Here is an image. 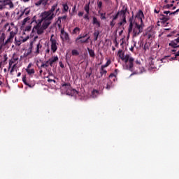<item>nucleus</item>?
I'll use <instances>...</instances> for the list:
<instances>
[{"label":"nucleus","instance_id":"nucleus-1","mask_svg":"<svg viewBox=\"0 0 179 179\" xmlns=\"http://www.w3.org/2000/svg\"><path fill=\"white\" fill-rule=\"evenodd\" d=\"M58 6V4H55L52 6L51 9L48 11H44L41 14V19H37V17L34 16L31 20V24H34L32 33L37 32L38 36L44 33V30L48 29V26L51 24L52 20L55 17V9Z\"/></svg>","mask_w":179,"mask_h":179},{"label":"nucleus","instance_id":"nucleus-2","mask_svg":"<svg viewBox=\"0 0 179 179\" xmlns=\"http://www.w3.org/2000/svg\"><path fill=\"white\" fill-rule=\"evenodd\" d=\"M9 26V22H7L4 24L2 29L0 31L1 36H0V44H3V45H8L9 43H13V38L15 36H13V33H10L9 36L8 37L7 40L5 41V38H6V35L5 34V31Z\"/></svg>","mask_w":179,"mask_h":179},{"label":"nucleus","instance_id":"nucleus-3","mask_svg":"<svg viewBox=\"0 0 179 179\" xmlns=\"http://www.w3.org/2000/svg\"><path fill=\"white\" fill-rule=\"evenodd\" d=\"M144 26L145 25L143 24H139L136 22L134 27L132 28L133 37H138V36H139V34L143 31Z\"/></svg>","mask_w":179,"mask_h":179},{"label":"nucleus","instance_id":"nucleus-4","mask_svg":"<svg viewBox=\"0 0 179 179\" xmlns=\"http://www.w3.org/2000/svg\"><path fill=\"white\" fill-rule=\"evenodd\" d=\"M62 87L67 89L66 94H69V96H76L78 94L76 90L71 88V84L69 83H64L62 85Z\"/></svg>","mask_w":179,"mask_h":179},{"label":"nucleus","instance_id":"nucleus-5","mask_svg":"<svg viewBox=\"0 0 179 179\" xmlns=\"http://www.w3.org/2000/svg\"><path fill=\"white\" fill-rule=\"evenodd\" d=\"M135 61V59L134 57H131L130 55H128V59L127 60H124V63L126 65V69H128V71H132L134 69V62Z\"/></svg>","mask_w":179,"mask_h":179},{"label":"nucleus","instance_id":"nucleus-6","mask_svg":"<svg viewBox=\"0 0 179 179\" xmlns=\"http://www.w3.org/2000/svg\"><path fill=\"white\" fill-rule=\"evenodd\" d=\"M127 13H129V12L128 11V7L125 6H123L122 10L117 12V13H120L119 16H120L121 20H123V22H125V20H127Z\"/></svg>","mask_w":179,"mask_h":179},{"label":"nucleus","instance_id":"nucleus-7","mask_svg":"<svg viewBox=\"0 0 179 179\" xmlns=\"http://www.w3.org/2000/svg\"><path fill=\"white\" fill-rule=\"evenodd\" d=\"M10 26H8L7 33H13V36L15 37L17 34V27L15 26L13 22H11Z\"/></svg>","mask_w":179,"mask_h":179},{"label":"nucleus","instance_id":"nucleus-8","mask_svg":"<svg viewBox=\"0 0 179 179\" xmlns=\"http://www.w3.org/2000/svg\"><path fill=\"white\" fill-rule=\"evenodd\" d=\"M61 33V38L64 41H69L71 38H69V34L67 32H65L64 29H62L60 31Z\"/></svg>","mask_w":179,"mask_h":179},{"label":"nucleus","instance_id":"nucleus-9","mask_svg":"<svg viewBox=\"0 0 179 179\" xmlns=\"http://www.w3.org/2000/svg\"><path fill=\"white\" fill-rule=\"evenodd\" d=\"M33 51V41L30 42L29 43V48L27 50V52H25L23 55V58H27L30 54H31Z\"/></svg>","mask_w":179,"mask_h":179},{"label":"nucleus","instance_id":"nucleus-10","mask_svg":"<svg viewBox=\"0 0 179 179\" xmlns=\"http://www.w3.org/2000/svg\"><path fill=\"white\" fill-rule=\"evenodd\" d=\"M117 55H118L119 58H120V59H122V61H123V62H124V61H127L128 59V56L129 55H124V52H122V50H120L118 51Z\"/></svg>","mask_w":179,"mask_h":179},{"label":"nucleus","instance_id":"nucleus-11","mask_svg":"<svg viewBox=\"0 0 179 179\" xmlns=\"http://www.w3.org/2000/svg\"><path fill=\"white\" fill-rule=\"evenodd\" d=\"M50 41H51V50L52 52H56L57 50H58V47L57 46V40L51 38Z\"/></svg>","mask_w":179,"mask_h":179},{"label":"nucleus","instance_id":"nucleus-12","mask_svg":"<svg viewBox=\"0 0 179 179\" xmlns=\"http://www.w3.org/2000/svg\"><path fill=\"white\" fill-rule=\"evenodd\" d=\"M136 17L141 21V24H143V20H142V18L145 17V15H143V12L142 11V10H139L136 15Z\"/></svg>","mask_w":179,"mask_h":179},{"label":"nucleus","instance_id":"nucleus-13","mask_svg":"<svg viewBox=\"0 0 179 179\" xmlns=\"http://www.w3.org/2000/svg\"><path fill=\"white\" fill-rule=\"evenodd\" d=\"M178 43H179V37L174 41H171V43H169V45L173 48H178Z\"/></svg>","mask_w":179,"mask_h":179},{"label":"nucleus","instance_id":"nucleus-14","mask_svg":"<svg viewBox=\"0 0 179 179\" xmlns=\"http://www.w3.org/2000/svg\"><path fill=\"white\" fill-rule=\"evenodd\" d=\"M129 29H128V32L129 34L132 33V29L134 27V15H132L129 20Z\"/></svg>","mask_w":179,"mask_h":179},{"label":"nucleus","instance_id":"nucleus-15","mask_svg":"<svg viewBox=\"0 0 179 179\" xmlns=\"http://www.w3.org/2000/svg\"><path fill=\"white\" fill-rule=\"evenodd\" d=\"M30 13V9L25 8L23 11H22L21 14L20 15L19 18L20 19L22 16H28V15Z\"/></svg>","mask_w":179,"mask_h":179},{"label":"nucleus","instance_id":"nucleus-16","mask_svg":"<svg viewBox=\"0 0 179 179\" xmlns=\"http://www.w3.org/2000/svg\"><path fill=\"white\" fill-rule=\"evenodd\" d=\"M6 6H9L8 9H13L15 8V4L10 0H6Z\"/></svg>","mask_w":179,"mask_h":179},{"label":"nucleus","instance_id":"nucleus-17","mask_svg":"<svg viewBox=\"0 0 179 179\" xmlns=\"http://www.w3.org/2000/svg\"><path fill=\"white\" fill-rule=\"evenodd\" d=\"M41 48H43V45H41V43H38L36 45V51L34 52V53L36 55H38V54H40V50H41Z\"/></svg>","mask_w":179,"mask_h":179},{"label":"nucleus","instance_id":"nucleus-18","mask_svg":"<svg viewBox=\"0 0 179 179\" xmlns=\"http://www.w3.org/2000/svg\"><path fill=\"white\" fill-rule=\"evenodd\" d=\"M57 61H58V56L53 57L49 59L50 66H52V65H54V63L57 62Z\"/></svg>","mask_w":179,"mask_h":179},{"label":"nucleus","instance_id":"nucleus-19","mask_svg":"<svg viewBox=\"0 0 179 179\" xmlns=\"http://www.w3.org/2000/svg\"><path fill=\"white\" fill-rule=\"evenodd\" d=\"M160 20H162L163 23H166V22H169V20H170V17L164 15H162L160 17Z\"/></svg>","mask_w":179,"mask_h":179},{"label":"nucleus","instance_id":"nucleus-20","mask_svg":"<svg viewBox=\"0 0 179 179\" xmlns=\"http://www.w3.org/2000/svg\"><path fill=\"white\" fill-rule=\"evenodd\" d=\"M49 66H50V59L46 61L45 63L43 62L39 68H41V69L42 68H48Z\"/></svg>","mask_w":179,"mask_h":179},{"label":"nucleus","instance_id":"nucleus-21","mask_svg":"<svg viewBox=\"0 0 179 179\" xmlns=\"http://www.w3.org/2000/svg\"><path fill=\"white\" fill-rule=\"evenodd\" d=\"M7 0H0V10L5 9Z\"/></svg>","mask_w":179,"mask_h":179},{"label":"nucleus","instance_id":"nucleus-22","mask_svg":"<svg viewBox=\"0 0 179 179\" xmlns=\"http://www.w3.org/2000/svg\"><path fill=\"white\" fill-rule=\"evenodd\" d=\"M27 22L31 24V20H30V17H27L22 20V26H24Z\"/></svg>","mask_w":179,"mask_h":179},{"label":"nucleus","instance_id":"nucleus-23","mask_svg":"<svg viewBox=\"0 0 179 179\" xmlns=\"http://www.w3.org/2000/svg\"><path fill=\"white\" fill-rule=\"evenodd\" d=\"M100 34V31H99V30H95L94 32V41H97L98 38H99V35Z\"/></svg>","mask_w":179,"mask_h":179},{"label":"nucleus","instance_id":"nucleus-24","mask_svg":"<svg viewBox=\"0 0 179 179\" xmlns=\"http://www.w3.org/2000/svg\"><path fill=\"white\" fill-rule=\"evenodd\" d=\"M92 23H93V24H96V26H98V27H100V26H101L100 22H99V20H97V17H93Z\"/></svg>","mask_w":179,"mask_h":179},{"label":"nucleus","instance_id":"nucleus-25","mask_svg":"<svg viewBox=\"0 0 179 179\" xmlns=\"http://www.w3.org/2000/svg\"><path fill=\"white\" fill-rule=\"evenodd\" d=\"M92 97H97L100 94V92L97 90H93L92 92Z\"/></svg>","mask_w":179,"mask_h":179},{"label":"nucleus","instance_id":"nucleus-26","mask_svg":"<svg viewBox=\"0 0 179 179\" xmlns=\"http://www.w3.org/2000/svg\"><path fill=\"white\" fill-rule=\"evenodd\" d=\"M100 75L101 77H103V75H104L106 76V75H107V70L104 69L103 67H101Z\"/></svg>","mask_w":179,"mask_h":179},{"label":"nucleus","instance_id":"nucleus-27","mask_svg":"<svg viewBox=\"0 0 179 179\" xmlns=\"http://www.w3.org/2000/svg\"><path fill=\"white\" fill-rule=\"evenodd\" d=\"M87 51H88V52H89V54H90V56L92 57V58H94V57H95V55H96L94 54V50H92V49L87 48Z\"/></svg>","mask_w":179,"mask_h":179},{"label":"nucleus","instance_id":"nucleus-28","mask_svg":"<svg viewBox=\"0 0 179 179\" xmlns=\"http://www.w3.org/2000/svg\"><path fill=\"white\" fill-rule=\"evenodd\" d=\"M22 82L26 85V86L31 87V85L29 84V83H27V81L26 80V75L22 76Z\"/></svg>","mask_w":179,"mask_h":179},{"label":"nucleus","instance_id":"nucleus-29","mask_svg":"<svg viewBox=\"0 0 179 179\" xmlns=\"http://www.w3.org/2000/svg\"><path fill=\"white\" fill-rule=\"evenodd\" d=\"M27 73H28L29 75H34V73H35V71L34 69H25Z\"/></svg>","mask_w":179,"mask_h":179},{"label":"nucleus","instance_id":"nucleus-30","mask_svg":"<svg viewBox=\"0 0 179 179\" xmlns=\"http://www.w3.org/2000/svg\"><path fill=\"white\" fill-rule=\"evenodd\" d=\"M47 1L45 0H39L38 2L35 3L36 6H40V5H45Z\"/></svg>","mask_w":179,"mask_h":179},{"label":"nucleus","instance_id":"nucleus-31","mask_svg":"<svg viewBox=\"0 0 179 179\" xmlns=\"http://www.w3.org/2000/svg\"><path fill=\"white\" fill-rule=\"evenodd\" d=\"M86 13H90V3H88L87 4H86L85 6V8H84Z\"/></svg>","mask_w":179,"mask_h":179},{"label":"nucleus","instance_id":"nucleus-32","mask_svg":"<svg viewBox=\"0 0 179 179\" xmlns=\"http://www.w3.org/2000/svg\"><path fill=\"white\" fill-rule=\"evenodd\" d=\"M80 33V28L79 27H76L72 31V34H78Z\"/></svg>","mask_w":179,"mask_h":179},{"label":"nucleus","instance_id":"nucleus-33","mask_svg":"<svg viewBox=\"0 0 179 179\" xmlns=\"http://www.w3.org/2000/svg\"><path fill=\"white\" fill-rule=\"evenodd\" d=\"M118 75V69H115L114 73H112L109 75V78H115Z\"/></svg>","mask_w":179,"mask_h":179},{"label":"nucleus","instance_id":"nucleus-34","mask_svg":"<svg viewBox=\"0 0 179 179\" xmlns=\"http://www.w3.org/2000/svg\"><path fill=\"white\" fill-rule=\"evenodd\" d=\"M90 39V36H88L86 39H80V43H81V44H85L86 43H89V40Z\"/></svg>","mask_w":179,"mask_h":179},{"label":"nucleus","instance_id":"nucleus-35","mask_svg":"<svg viewBox=\"0 0 179 179\" xmlns=\"http://www.w3.org/2000/svg\"><path fill=\"white\" fill-rule=\"evenodd\" d=\"M62 6H63V12L64 13L68 12V10H69V6H68V4L64 3Z\"/></svg>","mask_w":179,"mask_h":179},{"label":"nucleus","instance_id":"nucleus-36","mask_svg":"<svg viewBox=\"0 0 179 179\" xmlns=\"http://www.w3.org/2000/svg\"><path fill=\"white\" fill-rule=\"evenodd\" d=\"M6 61H8V55H3V60L1 62H3V66H5V65H6V64H8L6 62Z\"/></svg>","mask_w":179,"mask_h":179},{"label":"nucleus","instance_id":"nucleus-37","mask_svg":"<svg viewBox=\"0 0 179 179\" xmlns=\"http://www.w3.org/2000/svg\"><path fill=\"white\" fill-rule=\"evenodd\" d=\"M150 47V44L145 43L144 45V47H143L144 52H146V51H148V50H149Z\"/></svg>","mask_w":179,"mask_h":179},{"label":"nucleus","instance_id":"nucleus-38","mask_svg":"<svg viewBox=\"0 0 179 179\" xmlns=\"http://www.w3.org/2000/svg\"><path fill=\"white\" fill-rule=\"evenodd\" d=\"M97 8L99 9V10H101V8H103V1H97Z\"/></svg>","mask_w":179,"mask_h":179},{"label":"nucleus","instance_id":"nucleus-39","mask_svg":"<svg viewBox=\"0 0 179 179\" xmlns=\"http://www.w3.org/2000/svg\"><path fill=\"white\" fill-rule=\"evenodd\" d=\"M111 64V60L110 59H108L106 63L104 64V65H102L101 67L105 69V68H107V66H108L109 65H110Z\"/></svg>","mask_w":179,"mask_h":179},{"label":"nucleus","instance_id":"nucleus-40","mask_svg":"<svg viewBox=\"0 0 179 179\" xmlns=\"http://www.w3.org/2000/svg\"><path fill=\"white\" fill-rule=\"evenodd\" d=\"M87 36H88L87 34H86L85 35H83V36L80 35L78 37L76 38V41H78V40H82V38H85Z\"/></svg>","mask_w":179,"mask_h":179},{"label":"nucleus","instance_id":"nucleus-41","mask_svg":"<svg viewBox=\"0 0 179 179\" xmlns=\"http://www.w3.org/2000/svg\"><path fill=\"white\" fill-rule=\"evenodd\" d=\"M111 85H113V82H111V80H110L106 85V89L108 90H110V89H111Z\"/></svg>","mask_w":179,"mask_h":179},{"label":"nucleus","instance_id":"nucleus-42","mask_svg":"<svg viewBox=\"0 0 179 179\" xmlns=\"http://www.w3.org/2000/svg\"><path fill=\"white\" fill-rule=\"evenodd\" d=\"M15 68H16V64L13 65V66H12V68H11V69L10 71V73L11 75H13V72H15Z\"/></svg>","mask_w":179,"mask_h":179},{"label":"nucleus","instance_id":"nucleus-43","mask_svg":"<svg viewBox=\"0 0 179 179\" xmlns=\"http://www.w3.org/2000/svg\"><path fill=\"white\" fill-rule=\"evenodd\" d=\"M71 54H72V55H76L77 56V55H79V52L74 49L71 51Z\"/></svg>","mask_w":179,"mask_h":179},{"label":"nucleus","instance_id":"nucleus-44","mask_svg":"<svg viewBox=\"0 0 179 179\" xmlns=\"http://www.w3.org/2000/svg\"><path fill=\"white\" fill-rule=\"evenodd\" d=\"M122 20V22H120L117 24L119 27L122 26V25H124V24H126V23H127V20H125V22H124V20Z\"/></svg>","mask_w":179,"mask_h":179},{"label":"nucleus","instance_id":"nucleus-45","mask_svg":"<svg viewBox=\"0 0 179 179\" xmlns=\"http://www.w3.org/2000/svg\"><path fill=\"white\" fill-rule=\"evenodd\" d=\"M173 4H166L164 6V9H170V8H173Z\"/></svg>","mask_w":179,"mask_h":179},{"label":"nucleus","instance_id":"nucleus-46","mask_svg":"<svg viewBox=\"0 0 179 179\" xmlns=\"http://www.w3.org/2000/svg\"><path fill=\"white\" fill-rule=\"evenodd\" d=\"M118 16H120V13H117L115 16L113 17V20H117L118 19Z\"/></svg>","mask_w":179,"mask_h":179},{"label":"nucleus","instance_id":"nucleus-47","mask_svg":"<svg viewBox=\"0 0 179 179\" xmlns=\"http://www.w3.org/2000/svg\"><path fill=\"white\" fill-rule=\"evenodd\" d=\"M110 26H111L112 27H114V26H115V20H112V21H110Z\"/></svg>","mask_w":179,"mask_h":179},{"label":"nucleus","instance_id":"nucleus-48","mask_svg":"<svg viewBox=\"0 0 179 179\" xmlns=\"http://www.w3.org/2000/svg\"><path fill=\"white\" fill-rule=\"evenodd\" d=\"M30 30H31V25H28L25 27V31H30Z\"/></svg>","mask_w":179,"mask_h":179},{"label":"nucleus","instance_id":"nucleus-49","mask_svg":"<svg viewBox=\"0 0 179 179\" xmlns=\"http://www.w3.org/2000/svg\"><path fill=\"white\" fill-rule=\"evenodd\" d=\"M101 19H102V20H106V13H101Z\"/></svg>","mask_w":179,"mask_h":179},{"label":"nucleus","instance_id":"nucleus-50","mask_svg":"<svg viewBox=\"0 0 179 179\" xmlns=\"http://www.w3.org/2000/svg\"><path fill=\"white\" fill-rule=\"evenodd\" d=\"M15 44L16 45H20V44H22V41H17V39L15 38Z\"/></svg>","mask_w":179,"mask_h":179},{"label":"nucleus","instance_id":"nucleus-51","mask_svg":"<svg viewBox=\"0 0 179 179\" xmlns=\"http://www.w3.org/2000/svg\"><path fill=\"white\" fill-rule=\"evenodd\" d=\"M15 62H16V60L15 59H11L9 61V63L11 64V65H13V64H15Z\"/></svg>","mask_w":179,"mask_h":179},{"label":"nucleus","instance_id":"nucleus-52","mask_svg":"<svg viewBox=\"0 0 179 179\" xmlns=\"http://www.w3.org/2000/svg\"><path fill=\"white\" fill-rule=\"evenodd\" d=\"M84 19H86L87 20H89V13H86L84 16Z\"/></svg>","mask_w":179,"mask_h":179},{"label":"nucleus","instance_id":"nucleus-53","mask_svg":"<svg viewBox=\"0 0 179 179\" xmlns=\"http://www.w3.org/2000/svg\"><path fill=\"white\" fill-rule=\"evenodd\" d=\"M179 9H177L176 11L170 13V15H176V13H178Z\"/></svg>","mask_w":179,"mask_h":179},{"label":"nucleus","instance_id":"nucleus-54","mask_svg":"<svg viewBox=\"0 0 179 179\" xmlns=\"http://www.w3.org/2000/svg\"><path fill=\"white\" fill-rule=\"evenodd\" d=\"M147 36H148V38H152V36H153V34H152V33H148Z\"/></svg>","mask_w":179,"mask_h":179},{"label":"nucleus","instance_id":"nucleus-55","mask_svg":"<svg viewBox=\"0 0 179 179\" xmlns=\"http://www.w3.org/2000/svg\"><path fill=\"white\" fill-rule=\"evenodd\" d=\"M32 65H33V64L29 63V64H28L27 67V69H30V68H31Z\"/></svg>","mask_w":179,"mask_h":179},{"label":"nucleus","instance_id":"nucleus-56","mask_svg":"<svg viewBox=\"0 0 179 179\" xmlns=\"http://www.w3.org/2000/svg\"><path fill=\"white\" fill-rule=\"evenodd\" d=\"M6 45H3V43H0V51L1 50H2V48H3V47H5Z\"/></svg>","mask_w":179,"mask_h":179},{"label":"nucleus","instance_id":"nucleus-57","mask_svg":"<svg viewBox=\"0 0 179 179\" xmlns=\"http://www.w3.org/2000/svg\"><path fill=\"white\" fill-rule=\"evenodd\" d=\"M103 2H105V3H110V2H111V0H103Z\"/></svg>","mask_w":179,"mask_h":179},{"label":"nucleus","instance_id":"nucleus-58","mask_svg":"<svg viewBox=\"0 0 179 179\" xmlns=\"http://www.w3.org/2000/svg\"><path fill=\"white\" fill-rule=\"evenodd\" d=\"M56 9V11H55V13H54V15H55V16H57V14L58 13V11L59 10V8H55Z\"/></svg>","mask_w":179,"mask_h":179},{"label":"nucleus","instance_id":"nucleus-59","mask_svg":"<svg viewBox=\"0 0 179 179\" xmlns=\"http://www.w3.org/2000/svg\"><path fill=\"white\" fill-rule=\"evenodd\" d=\"M164 15H169V13H170V11L165 10V11H164Z\"/></svg>","mask_w":179,"mask_h":179},{"label":"nucleus","instance_id":"nucleus-60","mask_svg":"<svg viewBox=\"0 0 179 179\" xmlns=\"http://www.w3.org/2000/svg\"><path fill=\"white\" fill-rule=\"evenodd\" d=\"M75 10H76V6H74L72 8L73 12H75Z\"/></svg>","mask_w":179,"mask_h":179},{"label":"nucleus","instance_id":"nucleus-61","mask_svg":"<svg viewBox=\"0 0 179 179\" xmlns=\"http://www.w3.org/2000/svg\"><path fill=\"white\" fill-rule=\"evenodd\" d=\"M78 16H83V12H79Z\"/></svg>","mask_w":179,"mask_h":179},{"label":"nucleus","instance_id":"nucleus-62","mask_svg":"<svg viewBox=\"0 0 179 179\" xmlns=\"http://www.w3.org/2000/svg\"><path fill=\"white\" fill-rule=\"evenodd\" d=\"M115 47H118V42H117V39L115 40Z\"/></svg>","mask_w":179,"mask_h":179},{"label":"nucleus","instance_id":"nucleus-63","mask_svg":"<svg viewBox=\"0 0 179 179\" xmlns=\"http://www.w3.org/2000/svg\"><path fill=\"white\" fill-rule=\"evenodd\" d=\"M87 75H88V78H90V76H92V72L90 73L87 72Z\"/></svg>","mask_w":179,"mask_h":179},{"label":"nucleus","instance_id":"nucleus-64","mask_svg":"<svg viewBox=\"0 0 179 179\" xmlns=\"http://www.w3.org/2000/svg\"><path fill=\"white\" fill-rule=\"evenodd\" d=\"M60 19H62L63 20H65V19H66V16H63V17H61Z\"/></svg>","mask_w":179,"mask_h":179}]
</instances>
